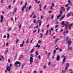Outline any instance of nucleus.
I'll list each match as a JSON object with an SVG mask.
<instances>
[{"label":"nucleus","instance_id":"nucleus-13","mask_svg":"<svg viewBox=\"0 0 73 73\" xmlns=\"http://www.w3.org/2000/svg\"><path fill=\"white\" fill-rule=\"evenodd\" d=\"M65 15H64L63 16L61 17V18L60 19V21H61V20H62L63 19H64V18H65Z\"/></svg>","mask_w":73,"mask_h":73},{"label":"nucleus","instance_id":"nucleus-35","mask_svg":"<svg viewBox=\"0 0 73 73\" xmlns=\"http://www.w3.org/2000/svg\"><path fill=\"white\" fill-rule=\"evenodd\" d=\"M9 37V34H7V39H8Z\"/></svg>","mask_w":73,"mask_h":73},{"label":"nucleus","instance_id":"nucleus-61","mask_svg":"<svg viewBox=\"0 0 73 73\" xmlns=\"http://www.w3.org/2000/svg\"><path fill=\"white\" fill-rule=\"evenodd\" d=\"M3 19H1L0 20V22L1 23H2L3 22Z\"/></svg>","mask_w":73,"mask_h":73},{"label":"nucleus","instance_id":"nucleus-63","mask_svg":"<svg viewBox=\"0 0 73 73\" xmlns=\"http://www.w3.org/2000/svg\"><path fill=\"white\" fill-rule=\"evenodd\" d=\"M49 27V25H48L47 26V27L48 28Z\"/></svg>","mask_w":73,"mask_h":73},{"label":"nucleus","instance_id":"nucleus-16","mask_svg":"<svg viewBox=\"0 0 73 73\" xmlns=\"http://www.w3.org/2000/svg\"><path fill=\"white\" fill-rule=\"evenodd\" d=\"M73 26V24H70L68 26V27H69L68 29H71V27Z\"/></svg>","mask_w":73,"mask_h":73},{"label":"nucleus","instance_id":"nucleus-1","mask_svg":"<svg viewBox=\"0 0 73 73\" xmlns=\"http://www.w3.org/2000/svg\"><path fill=\"white\" fill-rule=\"evenodd\" d=\"M66 42L68 44V45H71V44L73 42V41L71 40L70 38H69V37L67 36L66 37Z\"/></svg>","mask_w":73,"mask_h":73},{"label":"nucleus","instance_id":"nucleus-59","mask_svg":"<svg viewBox=\"0 0 73 73\" xmlns=\"http://www.w3.org/2000/svg\"><path fill=\"white\" fill-rule=\"evenodd\" d=\"M49 13H52V11H48Z\"/></svg>","mask_w":73,"mask_h":73},{"label":"nucleus","instance_id":"nucleus-14","mask_svg":"<svg viewBox=\"0 0 73 73\" xmlns=\"http://www.w3.org/2000/svg\"><path fill=\"white\" fill-rule=\"evenodd\" d=\"M54 30V29H53V28H51L49 30V31H50V35H51V31H53Z\"/></svg>","mask_w":73,"mask_h":73},{"label":"nucleus","instance_id":"nucleus-45","mask_svg":"<svg viewBox=\"0 0 73 73\" xmlns=\"http://www.w3.org/2000/svg\"><path fill=\"white\" fill-rule=\"evenodd\" d=\"M46 5H45V6H44V7L43 9H46Z\"/></svg>","mask_w":73,"mask_h":73},{"label":"nucleus","instance_id":"nucleus-22","mask_svg":"<svg viewBox=\"0 0 73 73\" xmlns=\"http://www.w3.org/2000/svg\"><path fill=\"white\" fill-rule=\"evenodd\" d=\"M7 9H11V6L9 5L8 6V7L7 8Z\"/></svg>","mask_w":73,"mask_h":73},{"label":"nucleus","instance_id":"nucleus-32","mask_svg":"<svg viewBox=\"0 0 73 73\" xmlns=\"http://www.w3.org/2000/svg\"><path fill=\"white\" fill-rule=\"evenodd\" d=\"M38 43L39 44H40L41 43V41L40 40H39L38 41Z\"/></svg>","mask_w":73,"mask_h":73},{"label":"nucleus","instance_id":"nucleus-34","mask_svg":"<svg viewBox=\"0 0 73 73\" xmlns=\"http://www.w3.org/2000/svg\"><path fill=\"white\" fill-rule=\"evenodd\" d=\"M1 19L3 20V19H4V18L3 17V15H1Z\"/></svg>","mask_w":73,"mask_h":73},{"label":"nucleus","instance_id":"nucleus-39","mask_svg":"<svg viewBox=\"0 0 73 73\" xmlns=\"http://www.w3.org/2000/svg\"><path fill=\"white\" fill-rule=\"evenodd\" d=\"M68 1V3H69V4H70V5H71L72 3H71V2H70V1L69 0Z\"/></svg>","mask_w":73,"mask_h":73},{"label":"nucleus","instance_id":"nucleus-17","mask_svg":"<svg viewBox=\"0 0 73 73\" xmlns=\"http://www.w3.org/2000/svg\"><path fill=\"white\" fill-rule=\"evenodd\" d=\"M35 47L36 48H38V49H39L40 47V45L37 44V45H36Z\"/></svg>","mask_w":73,"mask_h":73},{"label":"nucleus","instance_id":"nucleus-21","mask_svg":"<svg viewBox=\"0 0 73 73\" xmlns=\"http://www.w3.org/2000/svg\"><path fill=\"white\" fill-rule=\"evenodd\" d=\"M61 8H62V10L63 12H65V9L64 8V7H61Z\"/></svg>","mask_w":73,"mask_h":73},{"label":"nucleus","instance_id":"nucleus-56","mask_svg":"<svg viewBox=\"0 0 73 73\" xmlns=\"http://www.w3.org/2000/svg\"><path fill=\"white\" fill-rule=\"evenodd\" d=\"M69 71H71V72H72V69H69Z\"/></svg>","mask_w":73,"mask_h":73},{"label":"nucleus","instance_id":"nucleus-29","mask_svg":"<svg viewBox=\"0 0 73 73\" xmlns=\"http://www.w3.org/2000/svg\"><path fill=\"white\" fill-rule=\"evenodd\" d=\"M70 9V7H68V8L67 9V12H68L69 10Z\"/></svg>","mask_w":73,"mask_h":73},{"label":"nucleus","instance_id":"nucleus-55","mask_svg":"<svg viewBox=\"0 0 73 73\" xmlns=\"http://www.w3.org/2000/svg\"><path fill=\"white\" fill-rule=\"evenodd\" d=\"M17 57V56H15L14 58V60H16Z\"/></svg>","mask_w":73,"mask_h":73},{"label":"nucleus","instance_id":"nucleus-47","mask_svg":"<svg viewBox=\"0 0 73 73\" xmlns=\"http://www.w3.org/2000/svg\"><path fill=\"white\" fill-rule=\"evenodd\" d=\"M11 29H12L11 28H9V29H8V31H11Z\"/></svg>","mask_w":73,"mask_h":73},{"label":"nucleus","instance_id":"nucleus-20","mask_svg":"<svg viewBox=\"0 0 73 73\" xmlns=\"http://www.w3.org/2000/svg\"><path fill=\"white\" fill-rule=\"evenodd\" d=\"M60 40V38H57L56 39V40L55 41L54 43L55 44H56L57 42H58V40Z\"/></svg>","mask_w":73,"mask_h":73},{"label":"nucleus","instance_id":"nucleus-28","mask_svg":"<svg viewBox=\"0 0 73 73\" xmlns=\"http://www.w3.org/2000/svg\"><path fill=\"white\" fill-rule=\"evenodd\" d=\"M36 22H37L36 21V19H34L33 20V23H36Z\"/></svg>","mask_w":73,"mask_h":73},{"label":"nucleus","instance_id":"nucleus-36","mask_svg":"<svg viewBox=\"0 0 73 73\" xmlns=\"http://www.w3.org/2000/svg\"><path fill=\"white\" fill-rule=\"evenodd\" d=\"M40 35H40V38H42V34L41 33H40Z\"/></svg>","mask_w":73,"mask_h":73},{"label":"nucleus","instance_id":"nucleus-31","mask_svg":"<svg viewBox=\"0 0 73 73\" xmlns=\"http://www.w3.org/2000/svg\"><path fill=\"white\" fill-rule=\"evenodd\" d=\"M46 68V65H45L43 66V69H45Z\"/></svg>","mask_w":73,"mask_h":73},{"label":"nucleus","instance_id":"nucleus-46","mask_svg":"<svg viewBox=\"0 0 73 73\" xmlns=\"http://www.w3.org/2000/svg\"><path fill=\"white\" fill-rule=\"evenodd\" d=\"M51 62H49L48 63V66H49L50 65V64H51Z\"/></svg>","mask_w":73,"mask_h":73},{"label":"nucleus","instance_id":"nucleus-5","mask_svg":"<svg viewBox=\"0 0 73 73\" xmlns=\"http://www.w3.org/2000/svg\"><path fill=\"white\" fill-rule=\"evenodd\" d=\"M66 66L65 68V70H67L68 69V68H69V63H67L66 64Z\"/></svg>","mask_w":73,"mask_h":73},{"label":"nucleus","instance_id":"nucleus-24","mask_svg":"<svg viewBox=\"0 0 73 73\" xmlns=\"http://www.w3.org/2000/svg\"><path fill=\"white\" fill-rule=\"evenodd\" d=\"M34 52V51L33 50V49H32L31 50V51L30 52V53H33Z\"/></svg>","mask_w":73,"mask_h":73},{"label":"nucleus","instance_id":"nucleus-12","mask_svg":"<svg viewBox=\"0 0 73 73\" xmlns=\"http://www.w3.org/2000/svg\"><path fill=\"white\" fill-rule=\"evenodd\" d=\"M24 42H25V41H23L22 44H21L20 45V47L21 48H23V46H24Z\"/></svg>","mask_w":73,"mask_h":73},{"label":"nucleus","instance_id":"nucleus-62","mask_svg":"<svg viewBox=\"0 0 73 73\" xmlns=\"http://www.w3.org/2000/svg\"><path fill=\"white\" fill-rule=\"evenodd\" d=\"M6 37H7V36L6 35H4L3 36V38H6Z\"/></svg>","mask_w":73,"mask_h":73},{"label":"nucleus","instance_id":"nucleus-40","mask_svg":"<svg viewBox=\"0 0 73 73\" xmlns=\"http://www.w3.org/2000/svg\"><path fill=\"white\" fill-rule=\"evenodd\" d=\"M54 17V15H52V16H51V19L52 20L53 19V18Z\"/></svg>","mask_w":73,"mask_h":73},{"label":"nucleus","instance_id":"nucleus-60","mask_svg":"<svg viewBox=\"0 0 73 73\" xmlns=\"http://www.w3.org/2000/svg\"><path fill=\"white\" fill-rule=\"evenodd\" d=\"M59 49V47H57V48H55V50H58V49Z\"/></svg>","mask_w":73,"mask_h":73},{"label":"nucleus","instance_id":"nucleus-2","mask_svg":"<svg viewBox=\"0 0 73 73\" xmlns=\"http://www.w3.org/2000/svg\"><path fill=\"white\" fill-rule=\"evenodd\" d=\"M31 57L30 58L29 61H30V64H32V63L33 62V54H31Z\"/></svg>","mask_w":73,"mask_h":73},{"label":"nucleus","instance_id":"nucleus-10","mask_svg":"<svg viewBox=\"0 0 73 73\" xmlns=\"http://www.w3.org/2000/svg\"><path fill=\"white\" fill-rule=\"evenodd\" d=\"M18 65H19V61L16 62L14 64V65L16 67H18Z\"/></svg>","mask_w":73,"mask_h":73},{"label":"nucleus","instance_id":"nucleus-43","mask_svg":"<svg viewBox=\"0 0 73 73\" xmlns=\"http://www.w3.org/2000/svg\"><path fill=\"white\" fill-rule=\"evenodd\" d=\"M63 33L64 36H65V35H66V33L65 31H64Z\"/></svg>","mask_w":73,"mask_h":73},{"label":"nucleus","instance_id":"nucleus-52","mask_svg":"<svg viewBox=\"0 0 73 73\" xmlns=\"http://www.w3.org/2000/svg\"><path fill=\"white\" fill-rule=\"evenodd\" d=\"M58 27V25H56V27H55V28H57Z\"/></svg>","mask_w":73,"mask_h":73},{"label":"nucleus","instance_id":"nucleus-33","mask_svg":"<svg viewBox=\"0 0 73 73\" xmlns=\"http://www.w3.org/2000/svg\"><path fill=\"white\" fill-rule=\"evenodd\" d=\"M26 43L27 44H29V39H27V40L26 41Z\"/></svg>","mask_w":73,"mask_h":73},{"label":"nucleus","instance_id":"nucleus-23","mask_svg":"<svg viewBox=\"0 0 73 73\" xmlns=\"http://www.w3.org/2000/svg\"><path fill=\"white\" fill-rule=\"evenodd\" d=\"M56 54V50H55L54 51V52L53 53V54L54 56V55H55Z\"/></svg>","mask_w":73,"mask_h":73},{"label":"nucleus","instance_id":"nucleus-44","mask_svg":"<svg viewBox=\"0 0 73 73\" xmlns=\"http://www.w3.org/2000/svg\"><path fill=\"white\" fill-rule=\"evenodd\" d=\"M36 15H34V16L33 17V19H35V18H36Z\"/></svg>","mask_w":73,"mask_h":73},{"label":"nucleus","instance_id":"nucleus-18","mask_svg":"<svg viewBox=\"0 0 73 73\" xmlns=\"http://www.w3.org/2000/svg\"><path fill=\"white\" fill-rule=\"evenodd\" d=\"M17 8H15L14 9V12H13V13H12V14H13L15 13H16V11H17Z\"/></svg>","mask_w":73,"mask_h":73},{"label":"nucleus","instance_id":"nucleus-11","mask_svg":"<svg viewBox=\"0 0 73 73\" xmlns=\"http://www.w3.org/2000/svg\"><path fill=\"white\" fill-rule=\"evenodd\" d=\"M68 24H69V23H68V22H66V24H65L64 25V26H65V27H66V30H67V29H68Z\"/></svg>","mask_w":73,"mask_h":73},{"label":"nucleus","instance_id":"nucleus-53","mask_svg":"<svg viewBox=\"0 0 73 73\" xmlns=\"http://www.w3.org/2000/svg\"><path fill=\"white\" fill-rule=\"evenodd\" d=\"M68 6H69V4H67L66 5H65L66 7H68Z\"/></svg>","mask_w":73,"mask_h":73},{"label":"nucleus","instance_id":"nucleus-26","mask_svg":"<svg viewBox=\"0 0 73 73\" xmlns=\"http://www.w3.org/2000/svg\"><path fill=\"white\" fill-rule=\"evenodd\" d=\"M22 25H21V23L20 25H19V29H20V28H21Z\"/></svg>","mask_w":73,"mask_h":73},{"label":"nucleus","instance_id":"nucleus-38","mask_svg":"<svg viewBox=\"0 0 73 73\" xmlns=\"http://www.w3.org/2000/svg\"><path fill=\"white\" fill-rule=\"evenodd\" d=\"M19 66H21V63L20 62H19Z\"/></svg>","mask_w":73,"mask_h":73},{"label":"nucleus","instance_id":"nucleus-8","mask_svg":"<svg viewBox=\"0 0 73 73\" xmlns=\"http://www.w3.org/2000/svg\"><path fill=\"white\" fill-rule=\"evenodd\" d=\"M27 3L26 2L25 4V6H23V7H22V12H23V11H24V8H26V6H27Z\"/></svg>","mask_w":73,"mask_h":73},{"label":"nucleus","instance_id":"nucleus-58","mask_svg":"<svg viewBox=\"0 0 73 73\" xmlns=\"http://www.w3.org/2000/svg\"><path fill=\"white\" fill-rule=\"evenodd\" d=\"M43 18H44L43 16H42V15H41V19H42Z\"/></svg>","mask_w":73,"mask_h":73},{"label":"nucleus","instance_id":"nucleus-7","mask_svg":"<svg viewBox=\"0 0 73 73\" xmlns=\"http://www.w3.org/2000/svg\"><path fill=\"white\" fill-rule=\"evenodd\" d=\"M7 67L6 68V69L7 70L9 71V72H10L11 71V68L8 65H7Z\"/></svg>","mask_w":73,"mask_h":73},{"label":"nucleus","instance_id":"nucleus-30","mask_svg":"<svg viewBox=\"0 0 73 73\" xmlns=\"http://www.w3.org/2000/svg\"><path fill=\"white\" fill-rule=\"evenodd\" d=\"M32 6H30L29 7V8H28L29 10H30L31 9V8H32Z\"/></svg>","mask_w":73,"mask_h":73},{"label":"nucleus","instance_id":"nucleus-51","mask_svg":"<svg viewBox=\"0 0 73 73\" xmlns=\"http://www.w3.org/2000/svg\"><path fill=\"white\" fill-rule=\"evenodd\" d=\"M52 5L54 7V3H52Z\"/></svg>","mask_w":73,"mask_h":73},{"label":"nucleus","instance_id":"nucleus-3","mask_svg":"<svg viewBox=\"0 0 73 73\" xmlns=\"http://www.w3.org/2000/svg\"><path fill=\"white\" fill-rule=\"evenodd\" d=\"M63 13V12L62 11V10H60V14L58 15V16L57 17V20H58L60 18L61 16H62V14Z\"/></svg>","mask_w":73,"mask_h":73},{"label":"nucleus","instance_id":"nucleus-54","mask_svg":"<svg viewBox=\"0 0 73 73\" xmlns=\"http://www.w3.org/2000/svg\"><path fill=\"white\" fill-rule=\"evenodd\" d=\"M40 32V28H39L38 29V33H39Z\"/></svg>","mask_w":73,"mask_h":73},{"label":"nucleus","instance_id":"nucleus-15","mask_svg":"<svg viewBox=\"0 0 73 73\" xmlns=\"http://www.w3.org/2000/svg\"><path fill=\"white\" fill-rule=\"evenodd\" d=\"M60 56L59 55H58L56 57V60L57 61H58L59 60H60Z\"/></svg>","mask_w":73,"mask_h":73},{"label":"nucleus","instance_id":"nucleus-41","mask_svg":"<svg viewBox=\"0 0 73 73\" xmlns=\"http://www.w3.org/2000/svg\"><path fill=\"white\" fill-rule=\"evenodd\" d=\"M65 23V22L64 21H62V23H61L62 25H64V23Z\"/></svg>","mask_w":73,"mask_h":73},{"label":"nucleus","instance_id":"nucleus-27","mask_svg":"<svg viewBox=\"0 0 73 73\" xmlns=\"http://www.w3.org/2000/svg\"><path fill=\"white\" fill-rule=\"evenodd\" d=\"M35 54H36V55H38V54H39V53H38V51H36Z\"/></svg>","mask_w":73,"mask_h":73},{"label":"nucleus","instance_id":"nucleus-25","mask_svg":"<svg viewBox=\"0 0 73 73\" xmlns=\"http://www.w3.org/2000/svg\"><path fill=\"white\" fill-rule=\"evenodd\" d=\"M48 33V30H47L46 33L45 34V36H47Z\"/></svg>","mask_w":73,"mask_h":73},{"label":"nucleus","instance_id":"nucleus-57","mask_svg":"<svg viewBox=\"0 0 73 73\" xmlns=\"http://www.w3.org/2000/svg\"><path fill=\"white\" fill-rule=\"evenodd\" d=\"M28 8H27L26 9V12H28Z\"/></svg>","mask_w":73,"mask_h":73},{"label":"nucleus","instance_id":"nucleus-19","mask_svg":"<svg viewBox=\"0 0 73 73\" xmlns=\"http://www.w3.org/2000/svg\"><path fill=\"white\" fill-rule=\"evenodd\" d=\"M72 11H70V13H68L67 14V16L68 17H69L70 16V15H71V14H72Z\"/></svg>","mask_w":73,"mask_h":73},{"label":"nucleus","instance_id":"nucleus-50","mask_svg":"<svg viewBox=\"0 0 73 73\" xmlns=\"http://www.w3.org/2000/svg\"><path fill=\"white\" fill-rule=\"evenodd\" d=\"M66 72V71H64V70H62V73H65Z\"/></svg>","mask_w":73,"mask_h":73},{"label":"nucleus","instance_id":"nucleus-64","mask_svg":"<svg viewBox=\"0 0 73 73\" xmlns=\"http://www.w3.org/2000/svg\"><path fill=\"white\" fill-rule=\"evenodd\" d=\"M15 0H14L13 2V3L14 4L15 3Z\"/></svg>","mask_w":73,"mask_h":73},{"label":"nucleus","instance_id":"nucleus-48","mask_svg":"<svg viewBox=\"0 0 73 73\" xmlns=\"http://www.w3.org/2000/svg\"><path fill=\"white\" fill-rule=\"evenodd\" d=\"M38 58L39 60H40V59H41V57H40V56L38 55Z\"/></svg>","mask_w":73,"mask_h":73},{"label":"nucleus","instance_id":"nucleus-9","mask_svg":"<svg viewBox=\"0 0 73 73\" xmlns=\"http://www.w3.org/2000/svg\"><path fill=\"white\" fill-rule=\"evenodd\" d=\"M66 59V56H64L63 57V62L62 63V64H63L65 62V61Z\"/></svg>","mask_w":73,"mask_h":73},{"label":"nucleus","instance_id":"nucleus-42","mask_svg":"<svg viewBox=\"0 0 73 73\" xmlns=\"http://www.w3.org/2000/svg\"><path fill=\"white\" fill-rule=\"evenodd\" d=\"M37 31V30H35L33 31V33H36V31Z\"/></svg>","mask_w":73,"mask_h":73},{"label":"nucleus","instance_id":"nucleus-37","mask_svg":"<svg viewBox=\"0 0 73 73\" xmlns=\"http://www.w3.org/2000/svg\"><path fill=\"white\" fill-rule=\"evenodd\" d=\"M38 25H37L36 26L34 27V28L35 29V28H38Z\"/></svg>","mask_w":73,"mask_h":73},{"label":"nucleus","instance_id":"nucleus-49","mask_svg":"<svg viewBox=\"0 0 73 73\" xmlns=\"http://www.w3.org/2000/svg\"><path fill=\"white\" fill-rule=\"evenodd\" d=\"M52 8H53V6H51L50 9H51V10H52Z\"/></svg>","mask_w":73,"mask_h":73},{"label":"nucleus","instance_id":"nucleus-4","mask_svg":"<svg viewBox=\"0 0 73 73\" xmlns=\"http://www.w3.org/2000/svg\"><path fill=\"white\" fill-rule=\"evenodd\" d=\"M38 24H39V27H40L41 25V24L42 23V21H41V19L40 20L39 19L37 21Z\"/></svg>","mask_w":73,"mask_h":73},{"label":"nucleus","instance_id":"nucleus-6","mask_svg":"<svg viewBox=\"0 0 73 73\" xmlns=\"http://www.w3.org/2000/svg\"><path fill=\"white\" fill-rule=\"evenodd\" d=\"M70 45H68V49L69 51H72L73 50V48L72 47H70Z\"/></svg>","mask_w":73,"mask_h":73}]
</instances>
